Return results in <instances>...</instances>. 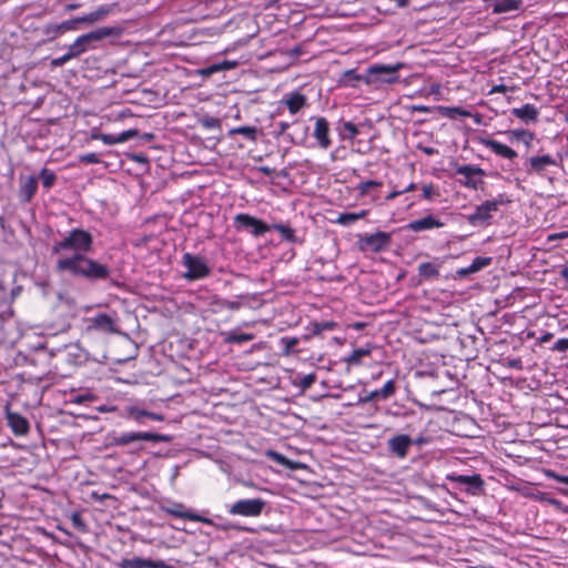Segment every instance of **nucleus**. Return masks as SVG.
Here are the masks:
<instances>
[{
  "label": "nucleus",
  "mask_w": 568,
  "mask_h": 568,
  "mask_svg": "<svg viewBox=\"0 0 568 568\" xmlns=\"http://www.w3.org/2000/svg\"><path fill=\"white\" fill-rule=\"evenodd\" d=\"M311 120L314 121L313 136L317 146L327 150L332 145L328 121L324 116H312Z\"/></svg>",
  "instance_id": "nucleus-14"
},
{
  "label": "nucleus",
  "mask_w": 568,
  "mask_h": 568,
  "mask_svg": "<svg viewBox=\"0 0 568 568\" xmlns=\"http://www.w3.org/2000/svg\"><path fill=\"white\" fill-rule=\"evenodd\" d=\"M371 355V348H357L354 349L344 361L351 366H358L362 364L363 357Z\"/></svg>",
  "instance_id": "nucleus-30"
},
{
  "label": "nucleus",
  "mask_w": 568,
  "mask_h": 568,
  "mask_svg": "<svg viewBox=\"0 0 568 568\" xmlns=\"http://www.w3.org/2000/svg\"><path fill=\"white\" fill-rule=\"evenodd\" d=\"M80 161L88 164H97L100 159L97 153H87L80 156Z\"/></svg>",
  "instance_id": "nucleus-48"
},
{
  "label": "nucleus",
  "mask_w": 568,
  "mask_h": 568,
  "mask_svg": "<svg viewBox=\"0 0 568 568\" xmlns=\"http://www.w3.org/2000/svg\"><path fill=\"white\" fill-rule=\"evenodd\" d=\"M236 134H241L250 141H255L256 134H257V129L255 126H237V128H233L229 131L230 136H233Z\"/></svg>",
  "instance_id": "nucleus-32"
},
{
  "label": "nucleus",
  "mask_w": 568,
  "mask_h": 568,
  "mask_svg": "<svg viewBox=\"0 0 568 568\" xmlns=\"http://www.w3.org/2000/svg\"><path fill=\"white\" fill-rule=\"evenodd\" d=\"M106 10L104 9H99L97 11H93L89 14H85V16H82V17H79L78 20H80V22H84V23H93L95 21H99L103 16L106 14Z\"/></svg>",
  "instance_id": "nucleus-36"
},
{
  "label": "nucleus",
  "mask_w": 568,
  "mask_h": 568,
  "mask_svg": "<svg viewBox=\"0 0 568 568\" xmlns=\"http://www.w3.org/2000/svg\"><path fill=\"white\" fill-rule=\"evenodd\" d=\"M73 58H74L73 54H71V52L68 50V52L65 54L53 59L52 65H54V67L63 65L64 63H67L68 61H70Z\"/></svg>",
  "instance_id": "nucleus-47"
},
{
  "label": "nucleus",
  "mask_w": 568,
  "mask_h": 568,
  "mask_svg": "<svg viewBox=\"0 0 568 568\" xmlns=\"http://www.w3.org/2000/svg\"><path fill=\"white\" fill-rule=\"evenodd\" d=\"M40 180L42 182L43 187L50 189L55 183L57 175H55V173L53 171H51V170H49L47 168H43L40 171Z\"/></svg>",
  "instance_id": "nucleus-35"
},
{
  "label": "nucleus",
  "mask_w": 568,
  "mask_h": 568,
  "mask_svg": "<svg viewBox=\"0 0 568 568\" xmlns=\"http://www.w3.org/2000/svg\"><path fill=\"white\" fill-rule=\"evenodd\" d=\"M106 145L119 144L116 135L102 133L101 140Z\"/></svg>",
  "instance_id": "nucleus-52"
},
{
  "label": "nucleus",
  "mask_w": 568,
  "mask_h": 568,
  "mask_svg": "<svg viewBox=\"0 0 568 568\" xmlns=\"http://www.w3.org/2000/svg\"><path fill=\"white\" fill-rule=\"evenodd\" d=\"M70 518L72 521V525L75 528H78L79 530H82V531H84L87 529V526H85L80 513H72Z\"/></svg>",
  "instance_id": "nucleus-45"
},
{
  "label": "nucleus",
  "mask_w": 568,
  "mask_h": 568,
  "mask_svg": "<svg viewBox=\"0 0 568 568\" xmlns=\"http://www.w3.org/2000/svg\"><path fill=\"white\" fill-rule=\"evenodd\" d=\"M128 416L133 418L135 422H140L142 417H148L149 412L141 409L138 406L126 407Z\"/></svg>",
  "instance_id": "nucleus-38"
},
{
  "label": "nucleus",
  "mask_w": 568,
  "mask_h": 568,
  "mask_svg": "<svg viewBox=\"0 0 568 568\" xmlns=\"http://www.w3.org/2000/svg\"><path fill=\"white\" fill-rule=\"evenodd\" d=\"M368 214V211L367 210H361L358 212H346V213H341L336 220H335V223L336 224H339V225H343V226H349L352 225L353 223H355L356 221L358 220H362L364 217H366Z\"/></svg>",
  "instance_id": "nucleus-27"
},
{
  "label": "nucleus",
  "mask_w": 568,
  "mask_h": 568,
  "mask_svg": "<svg viewBox=\"0 0 568 568\" xmlns=\"http://www.w3.org/2000/svg\"><path fill=\"white\" fill-rule=\"evenodd\" d=\"M503 204L501 200H488L478 205L474 213L468 216V222L471 225H478L491 219L493 214L498 211Z\"/></svg>",
  "instance_id": "nucleus-12"
},
{
  "label": "nucleus",
  "mask_w": 568,
  "mask_h": 568,
  "mask_svg": "<svg viewBox=\"0 0 568 568\" xmlns=\"http://www.w3.org/2000/svg\"><path fill=\"white\" fill-rule=\"evenodd\" d=\"M280 104L285 105L291 114H296L307 105V98L300 91H293L285 94Z\"/></svg>",
  "instance_id": "nucleus-18"
},
{
  "label": "nucleus",
  "mask_w": 568,
  "mask_h": 568,
  "mask_svg": "<svg viewBox=\"0 0 568 568\" xmlns=\"http://www.w3.org/2000/svg\"><path fill=\"white\" fill-rule=\"evenodd\" d=\"M444 226V222L436 215L428 214L422 219L414 220L407 224V229L413 232H422L432 229H439Z\"/></svg>",
  "instance_id": "nucleus-20"
},
{
  "label": "nucleus",
  "mask_w": 568,
  "mask_h": 568,
  "mask_svg": "<svg viewBox=\"0 0 568 568\" xmlns=\"http://www.w3.org/2000/svg\"><path fill=\"white\" fill-rule=\"evenodd\" d=\"M456 174L463 178L459 180L462 185L471 190H478L480 184H483L485 171L479 166L465 164L457 166Z\"/></svg>",
  "instance_id": "nucleus-10"
},
{
  "label": "nucleus",
  "mask_w": 568,
  "mask_h": 568,
  "mask_svg": "<svg viewBox=\"0 0 568 568\" xmlns=\"http://www.w3.org/2000/svg\"><path fill=\"white\" fill-rule=\"evenodd\" d=\"M118 568H175L164 560H152L141 557L123 558L116 562Z\"/></svg>",
  "instance_id": "nucleus-16"
},
{
  "label": "nucleus",
  "mask_w": 568,
  "mask_h": 568,
  "mask_svg": "<svg viewBox=\"0 0 568 568\" xmlns=\"http://www.w3.org/2000/svg\"><path fill=\"white\" fill-rule=\"evenodd\" d=\"M511 114L526 124L538 121L539 110L534 104L527 103L520 108H514Z\"/></svg>",
  "instance_id": "nucleus-23"
},
{
  "label": "nucleus",
  "mask_w": 568,
  "mask_h": 568,
  "mask_svg": "<svg viewBox=\"0 0 568 568\" xmlns=\"http://www.w3.org/2000/svg\"><path fill=\"white\" fill-rule=\"evenodd\" d=\"M201 123L206 129H217L221 125V121L214 116H205L201 120Z\"/></svg>",
  "instance_id": "nucleus-44"
},
{
  "label": "nucleus",
  "mask_w": 568,
  "mask_h": 568,
  "mask_svg": "<svg viewBox=\"0 0 568 568\" xmlns=\"http://www.w3.org/2000/svg\"><path fill=\"white\" fill-rule=\"evenodd\" d=\"M87 329L103 334H120L119 318L115 313H100L87 320Z\"/></svg>",
  "instance_id": "nucleus-4"
},
{
  "label": "nucleus",
  "mask_w": 568,
  "mask_h": 568,
  "mask_svg": "<svg viewBox=\"0 0 568 568\" xmlns=\"http://www.w3.org/2000/svg\"><path fill=\"white\" fill-rule=\"evenodd\" d=\"M506 88L504 85H498L493 89V92H505Z\"/></svg>",
  "instance_id": "nucleus-64"
},
{
  "label": "nucleus",
  "mask_w": 568,
  "mask_h": 568,
  "mask_svg": "<svg viewBox=\"0 0 568 568\" xmlns=\"http://www.w3.org/2000/svg\"><path fill=\"white\" fill-rule=\"evenodd\" d=\"M92 243L93 237L89 232L82 229H74L70 231L61 241L54 243L52 252L54 254H61L64 251L70 250L73 252V254H85L91 251Z\"/></svg>",
  "instance_id": "nucleus-2"
},
{
  "label": "nucleus",
  "mask_w": 568,
  "mask_h": 568,
  "mask_svg": "<svg viewBox=\"0 0 568 568\" xmlns=\"http://www.w3.org/2000/svg\"><path fill=\"white\" fill-rule=\"evenodd\" d=\"M469 118H473L474 121L477 123V124H480L481 123V114L479 113H471V115Z\"/></svg>",
  "instance_id": "nucleus-63"
},
{
  "label": "nucleus",
  "mask_w": 568,
  "mask_h": 568,
  "mask_svg": "<svg viewBox=\"0 0 568 568\" xmlns=\"http://www.w3.org/2000/svg\"><path fill=\"white\" fill-rule=\"evenodd\" d=\"M58 255L55 267L59 272L89 280H103L110 274V270L105 265L87 257L85 254L77 253L68 256L61 253Z\"/></svg>",
  "instance_id": "nucleus-1"
},
{
  "label": "nucleus",
  "mask_w": 568,
  "mask_h": 568,
  "mask_svg": "<svg viewBox=\"0 0 568 568\" xmlns=\"http://www.w3.org/2000/svg\"><path fill=\"white\" fill-rule=\"evenodd\" d=\"M281 344L283 345V352L285 355L291 354L295 346L298 344V339L296 337H283L281 338Z\"/></svg>",
  "instance_id": "nucleus-40"
},
{
  "label": "nucleus",
  "mask_w": 568,
  "mask_h": 568,
  "mask_svg": "<svg viewBox=\"0 0 568 568\" xmlns=\"http://www.w3.org/2000/svg\"><path fill=\"white\" fill-rule=\"evenodd\" d=\"M343 131L347 134L348 139H354L359 132L357 126L352 122H345L343 124Z\"/></svg>",
  "instance_id": "nucleus-46"
},
{
  "label": "nucleus",
  "mask_w": 568,
  "mask_h": 568,
  "mask_svg": "<svg viewBox=\"0 0 568 568\" xmlns=\"http://www.w3.org/2000/svg\"><path fill=\"white\" fill-rule=\"evenodd\" d=\"M379 394V398L387 399L395 393V382L389 379L386 382L381 389H377Z\"/></svg>",
  "instance_id": "nucleus-37"
},
{
  "label": "nucleus",
  "mask_w": 568,
  "mask_h": 568,
  "mask_svg": "<svg viewBox=\"0 0 568 568\" xmlns=\"http://www.w3.org/2000/svg\"><path fill=\"white\" fill-rule=\"evenodd\" d=\"M77 23H80V20H78V18L68 20V21H63L60 24H54V26L48 27L45 33L50 34L51 32H53L54 36H57L64 31L75 30Z\"/></svg>",
  "instance_id": "nucleus-31"
},
{
  "label": "nucleus",
  "mask_w": 568,
  "mask_h": 568,
  "mask_svg": "<svg viewBox=\"0 0 568 568\" xmlns=\"http://www.w3.org/2000/svg\"><path fill=\"white\" fill-rule=\"evenodd\" d=\"M389 242V235L385 232H376L374 234L365 235L361 240V248L374 253L384 250Z\"/></svg>",
  "instance_id": "nucleus-17"
},
{
  "label": "nucleus",
  "mask_w": 568,
  "mask_h": 568,
  "mask_svg": "<svg viewBox=\"0 0 568 568\" xmlns=\"http://www.w3.org/2000/svg\"><path fill=\"white\" fill-rule=\"evenodd\" d=\"M448 479L460 485H466L467 491L473 495L478 494L484 485V480L479 475H452Z\"/></svg>",
  "instance_id": "nucleus-21"
},
{
  "label": "nucleus",
  "mask_w": 568,
  "mask_h": 568,
  "mask_svg": "<svg viewBox=\"0 0 568 568\" xmlns=\"http://www.w3.org/2000/svg\"><path fill=\"white\" fill-rule=\"evenodd\" d=\"M403 68V63L396 64H372L367 68L365 83L379 88L384 84H394L398 82V71Z\"/></svg>",
  "instance_id": "nucleus-3"
},
{
  "label": "nucleus",
  "mask_w": 568,
  "mask_h": 568,
  "mask_svg": "<svg viewBox=\"0 0 568 568\" xmlns=\"http://www.w3.org/2000/svg\"><path fill=\"white\" fill-rule=\"evenodd\" d=\"M277 125H278L280 134H283L290 128L288 122H280Z\"/></svg>",
  "instance_id": "nucleus-60"
},
{
  "label": "nucleus",
  "mask_w": 568,
  "mask_h": 568,
  "mask_svg": "<svg viewBox=\"0 0 568 568\" xmlns=\"http://www.w3.org/2000/svg\"><path fill=\"white\" fill-rule=\"evenodd\" d=\"M113 28L103 27L89 33L82 34L78 37L75 41L69 47V51L75 58L89 49L90 42L100 41L106 37H110L113 34Z\"/></svg>",
  "instance_id": "nucleus-5"
},
{
  "label": "nucleus",
  "mask_w": 568,
  "mask_h": 568,
  "mask_svg": "<svg viewBox=\"0 0 568 568\" xmlns=\"http://www.w3.org/2000/svg\"><path fill=\"white\" fill-rule=\"evenodd\" d=\"M272 460H274L275 463L280 464V465H283V466H287L290 468H294L291 460L288 458H286L284 455L277 453V452H274V450H268L267 454H266Z\"/></svg>",
  "instance_id": "nucleus-39"
},
{
  "label": "nucleus",
  "mask_w": 568,
  "mask_h": 568,
  "mask_svg": "<svg viewBox=\"0 0 568 568\" xmlns=\"http://www.w3.org/2000/svg\"><path fill=\"white\" fill-rule=\"evenodd\" d=\"M182 264L187 270L184 274L186 280H200L206 277L210 274V267L207 266L205 260L201 256L185 253L182 257Z\"/></svg>",
  "instance_id": "nucleus-6"
},
{
  "label": "nucleus",
  "mask_w": 568,
  "mask_h": 568,
  "mask_svg": "<svg viewBox=\"0 0 568 568\" xmlns=\"http://www.w3.org/2000/svg\"><path fill=\"white\" fill-rule=\"evenodd\" d=\"M234 227L237 231H248L253 236L257 237L270 231V226L263 221L245 213H239L234 216Z\"/></svg>",
  "instance_id": "nucleus-7"
},
{
  "label": "nucleus",
  "mask_w": 568,
  "mask_h": 568,
  "mask_svg": "<svg viewBox=\"0 0 568 568\" xmlns=\"http://www.w3.org/2000/svg\"><path fill=\"white\" fill-rule=\"evenodd\" d=\"M102 133H100L97 129H93L90 133L91 140H101Z\"/></svg>",
  "instance_id": "nucleus-59"
},
{
  "label": "nucleus",
  "mask_w": 568,
  "mask_h": 568,
  "mask_svg": "<svg viewBox=\"0 0 568 568\" xmlns=\"http://www.w3.org/2000/svg\"><path fill=\"white\" fill-rule=\"evenodd\" d=\"M148 418L156 420V422H163L164 420V416L162 414L152 413V412H149Z\"/></svg>",
  "instance_id": "nucleus-58"
},
{
  "label": "nucleus",
  "mask_w": 568,
  "mask_h": 568,
  "mask_svg": "<svg viewBox=\"0 0 568 568\" xmlns=\"http://www.w3.org/2000/svg\"><path fill=\"white\" fill-rule=\"evenodd\" d=\"M161 509L164 513H166L171 516H174L176 518L189 519L192 521L204 523V524L212 523L211 519L205 518L196 513H193L192 510L186 509V507L181 503L170 501L165 505H162Z\"/></svg>",
  "instance_id": "nucleus-13"
},
{
  "label": "nucleus",
  "mask_w": 568,
  "mask_h": 568,
  "mask_svg": "<svg viewBox=\"0 0 568 568\" xmlns=\"http://www.w3.org/2000/svg\"><path fill=\"white\" fill-rule=\"evenodd\" d=\"M387 445L390 453L398 458H405L412 446V438L408 435H397L392 437Z\"/></svg>",
  "instance_id": "nucleus-19"
},
{
  "label": "nucleus",
  "mask_w": 568,
  "mask_h": 568,
  "mask_svg": "<svg viewBox=\"0 0 568 568\" xmlns=\"http://www.w3.org/2000/svg\"><path fill=\"white\" fill-rule=\"evenodd\" d=\"M382 182L381 181H376V180H368V181H365V182H361L356 187L355 190L358 192V195L361 196H365L366 194H368V192L373 189H377V187H381L382 186Z\"/></svg>",
  "instance_id": "nucleus-34"
},
{
  "label": "nucleus",
  "mask_w": 568,
  "mask_h": 568,
  "mask_svg": "<svg viewBox=\"0 0 568 568\" xmlns=\"http://www.w3.org/2000/svg\"><path fill=\"white\" fill-rule=\"evenodd\" d=\"M552 349L557 351V352H566V351H568V338H560V339H558L555 343Z\"/></svg>",
  "instance_id": "nucleus-50"
},
{
  "label": "nucleus",
  "mask_w": 568,
  "mask_h": 568,
  "mask_svg": "<svg viewBox=\"0 0 568 568\" xmlns=\"http://www.w3.org/2000/svg\"><path fill=\"white\" fill-rule=\"evenodd\" d=\"M416 190V184L410 182L406 187L402 190L403 194L406 192H412Z\"/></svg>",
  "instance_id": "nucleus-61"
},
{
  "label": "nucleus",
  "mask_w": 568,
  "mask_h": 568,
  "mask_svg": "<svg viewBox=\"0 0 568 568\" xmlns=\"http://www.w3.org/2000/svg\"><path fill=\"white\" fill-rule=\"evenodd\" d=\"M6 417L14 435L23 436L29 432V423L22 415L7 410Z\"/></svg>",
  "instance_id": "nucleus-22"
},
{
  "label": "nucleus",
  "mask_w": 568,
  "mask_h": 568,
  "mask_svg": "<svg viewBox=\"0 0 568 568\" xmlns=\"http://www.w3.org/2000/svg\"><path fill=\"white\" fill-rule=\"evenodd\" d=\"M224 70V65L223 64H212L210 67H207L206 69H203L201 71L202 74L204 75H210L212 73H215V72H219V71H222Z\"/></svg>",
  "instance_id": "nucleus-51"
},
{
  "label": "nucleus",
  "mask_w": 568,
  "mask_h": 568,
  "mask_svg": "<svg viewBox=\"0 0 568 568\" xmlns=\"http://www.w3.org/2000/svg\"><path fill=\"white\" fill-rule=\"evenodd\" d=\"M376 398H379V394H378V390H377V389H375V390L371 392V393H369L365 398H363L362 400H363L364 403H368V402H372V400H374V399H376Z\"/></svg>",
  "instance_id": "nucleus-56"
},
{
  "label": "nucleus",
  "mask_w": 568,
  "mask_h": 568,
  "mask_svg": "<svg viewBox=\"0 0 568 568\" xmlns=\"http://www.w3.org/2000/svg\"><path fill=\"white\" fill-rule=\"evenodd\" d=\"M402 194H403L402 190H393L390 193H388L386 195V201H393L394 199H396L397 196H399Z\"/></svg>",
  "instance_id": "nucleus-57"
},
{
  "label": "nucleus",
  "mask_w": 568,
  "mask_h": 568,
  "mask_svg": "<svg viewBox=\"0 0 568 568\" xmlns=\"http://www.w3.org/2000/svg\"><path fill=\"white\" fill-rule=\"evenodd\" d=\"M264 507L265 501L261 498L240 499L230 507L229 513L243 517H257L262 514Z\"/></svg>",
  "instance_id": "nucleus-9"
},
{
  "label": "nucleus",
  "mask_w": 568,
  "mask_h": 568,
  "mask_svg": "<svg viewBox=\"0 0 568 568\" xmlns=\"http://www.w3.org/2000/svg\"><path fill=\"white\" fill-rule=\"evenodd\" d=\"M225 305L230 310H237L240 307V303L239 302H227Z\"/></svg>",
  "instance_id": "nucleus-62"
},
{
  "label": "nucleus",
  "mask_w": 568,
  "mask_h": 568,
  "mask_svg": "<svg viewBox=\"0 0 568 568\" xmlns=\"http://www.w3.org/2000/svg\"><path fill=\"white\" fill-rule=\"evenodd\" d=\"M38 190V179L34 175L20 179L19 196L23 202H30Z\"/></svg>",
  "instance_id": "nucleus-24"
},
{
  "label": "nucleus",
  "mask_w": 568,
  "mask_h": 568,
  "mask_svg": "<svg viewBox=\"0 0 568 568\" xmlns=\"http://www.w3.org/2000/svg\"><path fill=\"white\" fill-rule=\"evenodd\" d=\"M223 336H224V342L230 343V344H232V343L241 344V343L250 342L254 338L253 334L239 333L236 331H230V332L223 333Z\"/></svg>",
  "instance_id": "nucleus-29"
},
{
  "label": "nucleus",
  "mask_w": 568,
  "mask_h": 568,
  "mask_svg": "<svg viewBox=\"0 0 568 568\" xmlns=\"http://www.w3.org/2000/svg\"><path fill=\"white\" fill-rule=\"evenodd\" d=\"M138 133L139 132L136 129H129V130L121 132L120 134L116 135L119 144L124 143L132 138H135L138 135Z\"/></svg>",
  "instance_id": "nucleus-43"
},
{
  "label": "nucleus",
  "mask_w": 568,
  "mask_h": 568,
  "mask_svg": "<svg viewBox=\"0 0 568 568\" xmlns=\"http://www.w3.org/2000/svg\"><path fill=\"white\" fill-rule=\"evenodd\" d=\"M273 229L276 230L282 235L283 239L287 241L294 240V231L290 226L283 224H275Z\"/></svg>",
  "instance_id": "nucleus-41"
},
{
  "label": "nucleus",
  "mask_w": 568,
  "mask_h": 568,
  "mask_svg": "<svg viewBox=\"0 0 568 568\" xmlns=\"http://www.w3.org/2000/svg\"><path fill=\"white\" fill-rule=\"evenodd\" d=\"M438 111L442 115L448 118V119H452V120H455L457 119L458 116H470L471 115V112L468 111V110H465L460 106H439L438 108Z\"/></svg>",
  "instance_id": "nucleus-28"
},
{
  "label": "nucleus",
  "mask_w": 568,
  "mask_h": 568,
  "mask_svg": "<svg viewBox=\"0 0 568 568\" xmlns=\"http://www.w3.org/2000/svg\"><path fill=\"white\" fill-rule=\"evenodd\" d=\"M557 165L556 159L550 154L532 155L525 161V171L528 175L546 176L549 166Z\"/></svg>",
  "instance_id": "nucleus-11"
},
{
  "label": "nucleus",
  "mask_w": 568,
  "mask_h": 568,
  "mask_svg": "<svg viewBox=\"0 0 568 568\" xmlns=\"http://www.w3.org/2000/svg\"><path fill=\"white\" fill-rule=\"evenodd\" d=\"M314 327H315V333H321L323 331L333 329L335 327V323H333V322L316 323L314 325Z\"/></svg>",
  "instance_id": "nucleus-49"
},
{
  "label": "nucleus",
  "mask_w": 568,
  "mask_h": 568,
  "mask_svg": "<svg viewBox=\"0 0 568 568\" xmlns=\"http://www.w3.org/2000/svg\"><path fill=\"white\" fill-rule=\"evenodd\" d=\"M94 398H95L94 395L87 393V394L78 395L73 402L77 404H82L85 402H92V400H94Z\"/></svg>",
  "instance_id": "nucleus-54"
},
{
  "label": "nucleus",
  "mask_w": 568,
  "mask_h": 568,
  "mask_svg": "<svg viewBox=\"0 0 568 568\" xmlns=\"http://www.w3.org/2000/svg\"><path fill=\"white\" fill-rule=\"evenodd\" d=\"M418 273L423 277H437L439 275V266L435 263L426 262L418 266Z\"/></svg>",
  "instance_id": "nucleus-33"
},
{
  "label": "nucleus",
  "mask_w": 568,
  "mask_h": 568,
  "mask_svg": "<svg viewBox=\"0 0 568 568\" xmlns=\"http://www.w3.org/2000/svg\"><path fill=\"white\" fill-rule=\"evenodd\" d=\"M491 263V257L478 256L467 267H462L456 271V275L460 278L466 277L469 274L476 273Z\"/></svg>",
  "instance_id": "nucleus-26"
},
{
  "label": "nucleus",
  "mask_w": 568,
  "mask_h": 568,
  "mask_svg": "<svg viewBox=\"0 0 568 568\" xmlns=\"http://www.w3.org/2000/svg\"><path fill=\"white\" fill-rule=\"evenodd\" d=\"M506 134L510 142H523L527 149L531 148L532 142L535 140V133L525 129H513L507 131Z\"/></svg>",
  "instance_id": "nucleus-25"
},
{
  "label": "nucleus",
  "mask_w": 568,
  "mask_h": 568,
  "mask_svg": "<svg viewBox=\"0 0 568 568\" xmlns=\"http://www.w3.org/2000/svg\"><path fill=\"white\" fill-rule=\"evenodd\" d=\"M478 143L503 159L514 160L518 156V153L513 148L489 136H479Z\"/></svg>",
  "instance_id": "nucleus-15"
},
{
  "label": "nucleus",
  "mask_w": 568,
  "mask_h": 568,
  "mask_svg": "<svg viewBox=\"0 0 568 568\" xmlns=\"http://www.w3.org/2000/svg\"><path fill=\"white\" fill-rule=\"evenodd\" d=\"M146 440V442H169L170 437L163 434L150 433V432H126L113 437L112 444L115 446H125L134 442Z\"/></svg>",
  "instance_id": "nucleus-8"
},
{
  "label": "nucleus",
  "mask_w": 568,
  "mask_h": 568,
  "mask_svg": "<svg viewBox=\"0 0 568 568\" xmlns=\"http://www.w3.org/2000/svg\"><path fill=\"white\" fill-rule=\"evenodd\" d=\"M315 381L316 375L314 373L307 374L301 377L298 385L302 389H307L315 383Z\"/></svg>",
  "instance_id": "nucleus-42"
},
{
  "label": "nucleus",
  "mask_w": 568,
  "mask_h": 568,
  "mask_svg": "<svg viewBox=\"0 0 568 568\" xmlns=\"http://www.w3.org/2000/svg\"><path fill=\"white\" fill-rule=\"evenodd\" d=\"M565 239H568V231H562V232H558V233H551V234L548 235L547 241L548 242H554V241H557V240H565Z\"/></svg>",
  "instance_id": "nucleus-53"
},
{
  "label": "nucleus",
  "mask_w": 568,
  "mask_h": 568,
  "mask_svg": "<svg viewBox=\"0 0 568 568\" xmlns=\"http://www.w3.org/2000/svg\"><path fill=\"white\" fill-rule=\"evenodd\" d=\"M423 196L427 200L433 196V186L430 184L423 186Z\"/></svg>",
  "instance_id": "nucleus-55"
}]
</instances>
